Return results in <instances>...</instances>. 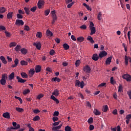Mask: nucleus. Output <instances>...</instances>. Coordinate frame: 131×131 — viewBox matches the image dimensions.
<instances>
[{
  "label": "nucleus",
  "instance_id": "1",
  "mask_svg": "<svg viewBox=\"0 0 131 131\" xmlns=\"http://www.w3.org/2000/svg\"><path fill=\"white\" fill-rule=\"evenodd\" d=\"M75 86H80L81 89H83V86H84V82H83V81L80 82L79 80H76L75 81Z\"/></svg>",
  "mask_w": 131,
  "mask_h": 131
},
{
  "label": "nucleus",
  "instance_id": "2",
  "mask_svg": "<svg viewBox=\"0 0 131 131\" xmlns=\"http://www.w3.org/2000/svg\"><path fill=\"white\" fill-rule=\"evenodd\" d=\"M51 14L52 15V24L54 25L55 24V22L57 21V15H56V10H53V11H51Z\"/></svg>",
  "mask_w": 131,
  "mask_h": 131
},
{
  "label": "nucleus",
  "instance_id": "3",
  "mask_svg": "<svg viewBox=\"0 0 131 131\" xmlns=\"http://www.w3.org/2000/svg\"><path fill=\"white\" fill-rule=\"evenodd\" d=\"M108 54V53H107V52L104 50L102 51L101 52L99 53L98 56H99V59H102V58L104 57H106V56H107V55Z\"/></svg>",
  "mask_w": 131,
  "mask_h": 131
},
{
  "label": "nucleus",
  "instance_id": "4",
  "mask_svg": "<svg viewBox=\"0 0 131 131\" xmlns=\"http://www.w3.org/2000/svg\"><path fill=\"white\" fill-rule=\"evenodd\" d=\"M122 78L126 80V81H131V76L128 75V74H124L122 76Z\"/></svg>",
  "mask_w": 131,
  "mask_h": 131
},
{
  "label": "nucleus",
  "instance_id": "5",
  "mask_svg": "<svg viewBox=\"0 0 131 131\" xmlns=\"http://www.w3.org/2000/svg\"><path fill=\"white\" fill-rule=\"evenodd\" d=\"M34 47H36L37 50H40L41 49V44H40V42L37 41L33 43Z\"/></svg>",
  "mask_w": 131,
  "mask_h": 131
},
{
  "label": "nucleus",
  "instance_id": "6",
  "mask_svg": "<svg viewBox=\"0 0 131 131\" xmlns=\"http://www.w3.org/2000/svg\"><path fill=\"white\" fill-rule=\"evenodd\" d=\"M15 25L20 26V25H24V21L22 19H16L15 21Z\"/></svg>",
  "mask_w": 131,
  "mask_h": 131
},
{
  "label": "nucleus",
  "instance_id": "7",
  "mask_svg": "<svg viewBox=\"0 0 131 131\" xmlns=\"http://www.w3.org/2000/svg\"><path fill=\"white\" fill-rule=\"evenodd\" d=\"M66 4H69L67 6L68 9H70L73 5H74V2H72V1H67Z\"/></svg>",
  "mask_w": 131,
  "mask_h": 131
},
{
  "label": "nucleus",
  "instance_id": "8",
  "mask_svg": "<svg viewBox=\"0 0 131 131\" xmlns=\"http://www.w3.org/2000/svg\"><path fill=\"white\" fill-rule=\"evenodd\" d=\"M16 79H17L18 82H20V83H24L27 81V80L23 79L19 76L16 77Z\"/></svg>",
  "mask_w": 131,
  "mask_h": 131
},
{
  "label": "nucleus",
  "instance_id": "9",
  "mask_svg": "<svg viewBox=\"0 0 131 131\" xmlns=\"http://www.w3.org/2000/svg\"><path fill=\"white\" fill-rule=\"evenodd\" d=\"M37 6H38V9H41V7L42 6H45V1H39L37 3Z\"/></svg>",
  "mask_w": 131,
  "mask_h": 131
},
{
  "label": "nucleus",
  "instance_id": "10",
  "mask_svg": "<svg viewBox=\"0 0 131 131\" xmlns=\"http://www.w3.org/2000/svg\"><path fill=\"white\" fill-rule=\"evenodd\" d=\"M83 70L86 73H90L91 71V68L89 66H86L84 67Z\"/></svg>",
  "mask_w": 131,
  "mask_h": 131
},
{
  "label": "nucleus",
  "instance_id": "11",
  "mask_svg": "<svg viewBox=\"0 0 131 131\" xmlns=\"http://www.w3.org/2000/svg\"><path fill=\"white\" fill-rule=\"evenodd\" d=\"M3 117L4 118H7V119H10L11 118V116H10V113L6 112L3 114Z\"/></svg>",
  "mask_w": 131,
  "mask_h": 131
},
{
  "label": "nucleus",
  "instance_id": "12",
  "mask_svg": "<svg viewBox=\"0 0 131 131\" xmlns=\"http://www.w3.org/2000/svg\"><path fill=\"white\" fill-rule=\"evenodd\" d=\"M99 55L98 56L97 54H94L93 55L92 57V60H94V61H98V60H99Z\"/></svg>",
  "mask_w": 131,
  "mask_h": 131
},
{
  "label": "nucleus",
  "instance_id": "13",
  "mask_svg": "<svg viewBox=\"0 0 131 131\" xmlns=\"http://www.w3.org/2000/svg\"><path fill=\"white\" fill-rule=\"evenodd\" d=\"M36 73H38V72H40L41 71V67L39 65H37L35 69Z\"/></svg>",
  "mask_w": 131,
  "mask_h": 131
},
{
  "label": "nucleus",
  "instance_id": "14",
  "mask_svg": "<svg viewBox=\"0 0 131 131\" xmlns=\"http://www.w3.org/2000/svg\"><path fill=\"white\" fill-rule=\"evenodd\" d=\"M90 30L91 31L90 35H93L96 33V28L95 27H91V28H90Z\"/></svg>",
  "mask_w": 131,
  "mask_h": 131
},
{
  "label": "nucleus",
  "instance_id": "15",
  "mask_svg": "<svg viewBox=\"0 0 131 131\" xmlns=\"http://www.w3.org/2000/svg\"><path fill=\"white\" fill-rule=\"evenodd\" d=\"M53 96H55V97H58L60 94L59 93V90L58 89H55L53 92L52 93Z\"/></svg>",
  "mask_w": 131,
  "mask_h": 131
},
{
  "label": "nucleus",
  "instance_id": "16",
  "mask_svg": "<svg viewBox=\"0 0 131 131\" xmlns=\"http://www.w3.org/2000/svg\"><path fill=\"white\" fill-rule=\"evenodd\" d=\"M112 60V57L110 56L107 58L105 61V64L106 65H110V63L111 62V60Z\"/></svg>",
  "mask_w": 131,
  "mask_h": 131
},
{
  "label": "nucleus",
  "instance_id": "17",
  "mask_svg": "<svg viewBox=\"0 0 131 131\" xmlns=\"http://www.w3.org/2000/svg\"><path fill=\"white\" fill-rule=\"evenodd\" d=\"M51 100H53V101H54V102H55V103H56V104H59V100H58L57 98H56V97H55L54 95H52L51 96Z\"/></svg>",
  "mask_w": 131,
  "mask_h": 131
},
{
  "label": "nucleus",
  "instance_id": "18",
  "mask_svg": "<svg viewBox=\"0 0 131 131\" xmlns=\"http://www.w3.org/2000/svg\"><path fill=\"white\" fill-rule=\"evenodd\" d=\"M20 75L23 78H28V75L25 72H21Z\"/></svg>",
  "mask_w": 131,
  "mask_h": 131
},
{
  "label": "nucleus",
  "instance_id": "19",
  "mask_svg": "<svg viewBox=\"0 0 131 131\" xmlns=\"http://www.w3.org/2000/svg\"><path fill=\"white\" fill-rule=\"evenodd\" d=\"M84 41V38L82 36L78 37L77 38V41H78L79 42H82V41Z\"/></svg>",
  "mask_w": 131,
  "mask_h": 131
},
{
  "label": "nucleus",
  "instance_id": "20",
  "mask_svg": "<svg viewBox=\"0 0 131 131\" xmlns=\"http://www.w3.org/2000/svg\"><path fill=\"white\" fill-rule=\"evenodd\" d=\"M13 14H14V13L12 12H9L7 15V19H12L13 17Z\"/></svg>",
  "mask_w": 131,
  "mask_h": 131
},
{
  "label": "nucleus",
  "instance_id": "21",
  "mask_svg": "<svg viewBox=\"0 0 131 131\" xmlns=\"http://www.w3.org/2000/svg\"><path fill=\"white\" fill-rule=\"evenodd\" d=\"M93 113L94 114H95V115H96V116H99L101 115V112H100L96 108L94 109L93 111Z\"/></svg>",
  "mask_w": 131,
  "mask_h": 131
},
{
  "label": "nucleus",
  "instance_id": "22",
  "mask_svg": "<svg viewBox=\"0 0 131 131\" xmlns=\"http://www.w3.org/2000/svg\"><path fill=\"white\" fill-rule=\"evenodd\" d=\"M20 52L23 55H26L28 53V51L25 48H22L20 49Z\"/></svg>",
  "mask_w": 131,
  "mask_h": 131
},
{
  "label": "nucleus",
  "instance_id": "23",
  "mask_svg": "<svg viewBox=\"0 0 131 131\" xmlns=\"http://www.w3.org/2000/svg\"><path fill=\"white\" fill-rule=\"evenodd\" d=\"M0 59L2 61V63H3L4 64H7V60H6V58H5V57H4V56H1L0 57Z\"/></svg>",
  "mask_w": 131,
  "mask_h": 131
},
{
  "label": "nucleus",
  "instance_id": "24",
  "mask_svg": "<svg viewBox=\"0 0 131 131\" xmlns=\"http://www.w3.org/2000/svg\"><path fill=\"white\" fill-rule=\"evenodd\" d=\"M87 39L88 40H89L91 43H95V41L93 39V37H92V36H88Z\"/></svg>",
  "mask_w": 131,
  "mask_h": 131
},
{
  "label": "nucleus",
  "instance_id": "25",
  "mask_svg": "<svg viewBox=\"0 0 131 131\" xmlns=\"http://www.w3.org/2000/svg\"><path fill=\"white\" fill-rule=\"evenodd\" d=\"M62 124H60L59 126L53 127L52 128V130H57V129H60L62 127Z\"/></svg>",
  "mask_w": 131,
  "mask_h": 131
},
{
  "label": "nucleus",
  "instance_id": "26",
  "mask_svg": "<svg viewBox=\"0 0 131 131\" xmlns=\"http://www.w3.org/2000/svg\"><path fill=\"white\" fill-rule=\"evenodd\" d=\"M6 8L0 7V14H4V13H6Z\"/></svg>",
  "mask_w": 131,
  "mask_h": 131
},
{
  "label": "nucleus",
  "instance_id": "27",
  "mask_svg": "<svg viewBox=\"0 0 131 131\" xmlns=\"http://www.w3.org/2000/svg\"><path fill=\"white\" fill-rule=\"evenodd\" d=\"M20 49H21V46L19 45H17L15 48V50L16 51L17 53H19V52H20Z\"/></svg>",
  "mask_w": 131,
  "mask_h": 131
},
{
  "label": "nucleus",
  "instance_id": "28",
  "mask_svg": "<svg viewBox=\"0 0 131 131\" xmlns=\"http://www.w3.org/2000/svg\"><path fill=\"white\" fill-rule=\"evenodd\" d=\"M14 77H15V73L13 72L9 76V80L14 79Z\"/></svg>",
  "mask_w": 131,
  "mask_h": 131
},
{
  "label": "nucleus",
  "instance_id": "29",
  "mask_svg": "<svg viewBox=\"0 0 131 131\" xmlns=\"http://www.w3.org/2000/svg\"><path fill=\"white\" fill-rule=\"evenodd\" d=\"M63 49H64V50H69L70 47L69 46V45H68V44L65 43L63 45Z\"/></svg>",
  "mask_w": 131,
  "mask_h": 131
},
{
  "label": "nucleus",
  "instance_id": "30",
  "mask_svg": "<svg viewBox=\"0 0 131 131\" xmlns=\"http://www.w3.org/2000/svg\"><path fill=\"white\" fill-rule=\"evenodd\" d=\"M35 73V71H34V69H30L29 71V75L31 76H33V75Z\"/></svg>",
  "mask_w": 131,
  "mask_h": 131
},
{
  "label": "nucleus",
  "instance_id": "31",
  "mask_svg": "<svg viewBox=\"0 0 131 131\" xmlns=\"http://www.w3.org/2000/svg\"><path fill=\"white\" fill-rule=\"evenodd\" d=\"M24 10L26 14H27V15H29V14H30V10H29V8L27 7H25Z\"/></svg>",
  "mask_w": 131,
  "mask_h": 131
},
{
  "label": "nucleus",
  "instance_id": "32",
  "mask_svg": "<svg viewBox=\"0 0 131 131\" xmlns=\"http://www.w3.org/2000/svg\"><path fill=\"white\" fill-rule=\"evenodd\" d=\"M33 121H38L39 120H40V117H39V116H35L33 119Z\"/></svg>",
  "mask_w": 131,
  "mask_h": 131
},
{
  "label": "nucleus",
  "instance_id": "33",
  "mask_svg": "<svg viewBox=\"0 0 131 131\" xmlns=\"http://www.w3.org/2000/svg\"><path fill=\"white\" fill-rule=\"evenodd\" d=\"M83 5L84 6V7H85V8L88 11H92V8L90 7V6H89L86 4L83 3Z\"/></svg>",
  "mask_w": 131,
  "mask_h": 131
},
{
  "label": "nucleus",
  "instance_id": "34",
  "mask_svg": "<svg viewBox=\"0 0 131 131\" xmlns=\"http://www.w3.org/2000/svg\"><path fill=\"white\" fill-rule=\"evenodd\" d=\"M97 19L98 20H102V12H99L98 15H97Z\"/></svg>",
  "mask_w": 131,
  "mask_h": 131
},
{
  "label": "nucleus",
  "instance_id": "35",
  "mask_svg": "<svg viewBox=\"0 0 131 131\" xmlns=\"http://www.w3.org/2000/svg\"><path fill=\"white\" fill-rule=\"evenodd\" d=\"M52 80H53L54 82L57 81V82H60V81H61V79L58 77H54L52 79Z\"/></svg>",
  "mask_w": 131,
  "mask_h": 131
},
{
  "label": "nucleus",
  "instance_id": "36",
  "mask_svg": "<svg viewBox=\"0 0 131 131\" xmlns=\"http://www.w3.org/2000/svg\"><path fill=\"white\" fill-rule=\"evenodd\" d=\"M20 64L22 66H26L28 65V62H27V61H25V60H21L20 61Z\"/></svg>",
  "mask_w": 131,
  "mask_h": 131
},
{
  "label": "nucleus",
  "instance_id": "37",
  "mask_svg": "<svg viewBox=\"0 0 131 131\" xmlns=\"http://www.w3.org/2000/svg\"><path fill=\"white\" fill-rule=\"evenodd\" d=\"M36 36L39 38H41L42 36V33L41 32H37Z\"/></svg>",
  "mask_w": 131,
  "mask_h": 131
},
{
  "label": "nucleus",
  "instance_id": "38",
  "mask_svg": "<svg viewBox=\"0 0 131 131\" xmlns=\"http://www.w3.org/2000/svg\"><path fill=\"white\" fill-rule=\"evenodd\" d=\"M108 105H105V106H103V108H102V111L103 112H107V111H108Z\"/></svg>",
  "mask_w": 131,
  "mask_h": 131
},
{
  "label": "nucleus",
  "instance_id": "39",
  "mask_svg": "<svg viewBox=\"0 0 131 131\" xmlns=\"http://www.w3.org/2000/svg\"><path fill=\"white\" fill-rule=\"evenodd\" d=\"M47 34L48 36H52L53 35V33L51 31H50V30H47Z\"/></svg>",
  "mask_w": 131,
  "mask_h": 131
},
{
  "label": "nucleus",
  "instance_id": "40",
  "mask_svg": "<svg viewBox=\"0 0 131 131\" xmlns=\"http://www.w3.org/2000/svg\"><path fill=\"white\" fill-rule=\"evenodd\" d=\"M0 82L2 85H5V84H6V83L7 82V80H4L3 79H1L0 80Z\"/></svg>",
  "mask_w": 131,
  "mask_h": 131
},
{
  "label": "nucleus",
  "instance_id": "41",
  "mask_svg": "<svg viewBox=\"0 0 131 131\" xmlns=\"http://www.w3.org/2000/svg\"><path fill=\"white\" fill-rule=\"evenodd\" d=\"M17 46V43L15 42H12L10 43L9 47L10 48H12L13 47H16Z\"/></svg>",
  "mask_w": 131,
  "mask_h": 131
},
{
  "label": "nucleus",
  "instance_id": "42",
  "mask_svg": "<svg viewBox=\"0 0 131 131\" xmlns=\"http://www.w3.org/2000/svg\"><path fill=\"white\" fill-rule=\"evenodd\" d=\"M30 93V90L29 89L25 90L23 92V95H27V94H29Z\"/></svg>",
  "mask_w": 131,
  "mask_h": 131
},
{
  "label": "nucleus",
  "instance_id": "43",
  "mask_svg": "<svg viewBox=\"0 0 131 131\" xmlns=\"http://www.w3.org/2000/svg\"><path fill=\"white\" fill-rule=\"evenodd\" d=\"M124 59H125V65L126 66L128 65V57H127V56L125 55Z\"/></svg>",
  "mask_w": 131,
  "mask_h": 131
},
{
  "label": "nucleus",
  "instance_id": "44",
  "mask_svg": "<svg viewBox=\"0 0 131 131\" xmlns=\"http://www.w3.org/2000/svg\"><path fill=\"white\" fill-rule=\"evenodd\" d=\"M27 127H28L29 128V131H34V128H32V127H31V124H28Z\"/></svg>",
  "mask_w": 131,
  "mask_h": 131
},
{
  "label": "nucleus",
  "instance_id": "45",
  "mask_svg": "<svg viewBox=\"0 0 131 131\" xmlns=\"http://www.w3.org/2000/svg\"><path fill=\"white\" fill-rule=\"evenodd\" d=\"M8 78V75L7 74H2V79L6 80Z\"/></svg>",
  "mask_w": 131,
  "mask_h": 131
},
{
  "label": "nucleus",
  "instance_id": "46",
  "mask_svg": "<svg viewBox=\"0 0 131 131\" xmlns=\"http://www.w3.org/2000/svg\"><path fill=\"white\" fill-rule=\"evenodd\" d=\"M93 121H94V119L93 117L90 118L88 120V123H90V124L93 123Z\"/></svg>",
  "mask_w": 131,
  "mask_h": 131
},
{
  "label": "nucleus",
  "instance_id": "47",
  "mask_svg": "<svg viewBox=\"0 0 131 131\" xmlns=\"http://www.w3.org/2000/svg\"><path fill=\"white\" fill-rule=\"evenodd\" d=\"M50 12H51V10L50 9H47V10H45V16H48L49 14H50Z\"/></svg>",
  "mask_w": 131,
  "mask_h": 131
},
{
  "label": "nucleus",
  "instance_id": "48",
  "mask_svg": "<svg viewBox=\"0 0 131 131\" xmlns=\"http://www.w3.org/2000/svg\"><path fill=\"white\" fill-rule=\"evenodd\" d=\"M16 111H18V112H23V111H24L23 108L20 107H16Z\"/></svg>",
  "mask_w": 131,
  "mask_h": 131
},
{
  "label": "nucleus",
  "instance_id": "49",
  "mask_svg": "<svg viewBox=\"0 0 131 131\" xmlns=\"http://www.w3.org/2000/svg\"><path fill=\"white\" fill-rule=\"evenodd\" d=\"M122 90H123L122 85L120 84L119 85V87H118V92H119V93L122 92Z\"/></svg>",
  "mask_w": 131,
  "mask_h": 131
},
{
  "label": "nucleus",
  "instance_id": "50",
  "mask_svg": "<svg viewBox=\"0 0 131 131\" xmlns=\"http://www.w3.org/2000/svg\"><path fill=\"white\" fill-rule=\"evenodd\" d=\"M80 64V60H76L75 62L76 67H78V66H79Z\"/></svg>",
  "mask_w": 131,
  "mask_h": 131
},
{
  "label": "nucleus",
  "instance_id": "51",
  "mask_svg": "<svg viewBox=\"0 0 131 131\" xmlns=\"http://www.w3.org/2000/svg\"><path fill=\"white\" fill-rule=\"evenodd\" d=\"M79 28H80V29H83L84 30H85V29H86L87 27H86V25H82V26H81Z\"/></svg>",
  "mask_w": 131,
  "mask_h": 131
},
{
  "label": "nucleus",
  "instance_id": "52",
  "mask_svg": "<svg viewBox=\"0 0 131 131\" xmlns=\"http://www.w3.org/2000/svg\"><path fill=\"white\" fill-rule=\"evenodd\" d=\"M16 17L17 19H23V15L20 14H16Z\"/></svg>",
  "mask_w": 131,
  "mask_h": 131
},
{
  "label": "nucleus",
  "instance_id": "53",
  "mask_svg": "<svg viewBox=\"0 0 131 131\" xmlns=\"http://www.w3.org/2000/svg\"><path fill=\"white\" fill-rule=\"evenodd\" d=\"M5 33L6 34V37H10L11 36V33H10V32L5 31Z\"/></svg>",
  "mask_w": 131,
  "mask_h": 131
},
{
  "label": "nucleus",
  "instance_id": "54",
  "mask_svg": "<svg viewBox=\"0 0 131 131\" xmlns=\"http://www.w3.org/2000/svg\"><path fill=\"white\" fill-rule=\"evenodd\" d=\"M52 120L54 121V122H56V121H58L59 120V118L57 117H53Z\"/></svg>",
  "mask_w": 131,
  "mask_h": 131
},
{
  "label": "nucleus",
  "instance_id": "55",
  "mask_svg": "<svg viewBox=\"0 0 131 131\" xmlns=\"http://www.w3.org/2000/svg\"><path fill=\"white\" fill-rule=\"evenodd\" d=\"M65 130L66 131H71V128L69 126H67L65 127Z\"/></svg>",
  "mask_w": 131,
  "mask_h": 131
},
{
  "label": "nucleus",
  "instance_id": "56",
  "mask_svg": "<svg viewBox=\"0 0 131 131\" xmlns=\"http://www.w3.org/2000/svg\"><path fill=\"white\" fill-rule=\"evenodd\" d=\"M37 8V7L36 6L33 7L32 8H31L30 11L31 12H35L36 11Z\"/></svg>",
  "mask_w": 131,
  "mask_h": 131
},
{
  "label": "nucleus",
  "instance_id": "57",
  "mask_svg": "<svg viewBox=\"0 0 131 131\" xmlns=\"http://www.w3.org/2000/svg\"><path fill=\"white\" fill-rule=\"evenodd\" d=\"M125 118L126 120H130L131 119V114L127 115Z\"/></svg>",
  "mask_w": 131,
  "mask_h": 131
},
{
  "label": "nucleus",
  "instance_id": "58",
  "mask_svg": "<svg viewBox=\"0 0 131 131\" xmlns=\"http://www.w3.org/2000/svg\"><path fill=\"white\" fill-rule=\"evenodd\" d=\"M60 122H61L60 121H58V122H55L54 123H53V125L54 126H56L57 125H59V124H60Z\"/></svg>",
  "mask_w": 131,
  "mask_h": 131
},
{
  "label": "nucleus",
  "instance_id": "59",
  "mask_svg": "<svg viewBox=\"0 0 131 131\" xmlns=\"http://www.w3.org/2000/svg\"><path fill=\"white\" fill-rule=\"evenodd\" d=\"M50 55H51V56L55 55V50H54L53 49L51 50L50 51Z\"/></svg>",
  "mask_w": 131,
  "mask_h": 131
},
{
  "label": "nucleus",
  "instance_id": "60",
  "mask_svg": "<svg viewBox=\"0 0 131 131\" xmlns=\"http://www.w3.org/2000/svg\"><path fill=\"white\" fill-rule=\"evenodd\" d=\"M40 112V111H39V110H33V113L35 114H37L38 113H39Z\"/></svg>",
  "mask_w": 131,
  "mask_h": 131
},
{
  "label": "nucleus",
  "instance_id": "61",
  "mask_svg": "<svg viewBox=\"0 0 131 131\" xmlns=\"http://www.w3.org/2000/svg\"><path fill=\"white\" fill-rule=\"evenodd\" d=\"M3 30H6V27L4 26H0V31H3Z\"/></svg>",
  "mask_w": 131,
  "mask_h": 131
},
{
  "label": "nucleus",
  "instance_id": "62",
  "mask_svg": "<svg viewBox=\"0 0 131 131\" xmlns=\"http://www.w3.org/2000/svg\"><path fill=\"white\" fill-rule=\"evenodd\" d=\"M106 83H101L100 84H99V85H98V87L99 88H100V86H101V87H103V86H106Z\"/></svg>",
  "mask_w": 131,
  "mask_h": 131
},
{
  "label": "nucleus",
  "instance_id": "63",
  "mask_svg": "<svg viewBox=\"0 0 131 131\" xmlns=\"http://www.w3.org/2000/svg\"><path fill=\"white\" fill-rule=\"evenodd\" d=\"M43 97V95L40 94L37 96V99H38V100H40V99H41V98H42Z\"/></svg>",
  "mask_w": 131,
  "mask_h": 131
},
{
  "label": "nucleus",
  "instance_id": "64",
  "mask_svg": "<svg viewBox=\"0 0 131 131\" xmlns=\"http://www.w3.org/2000/svg\"><path fill=\"white\" fill-rule=\"evenodd\" d=\"M127 94H128V96L129 99H131V90L127 92Z\"/></svg>",
  "mask_w": 131,
  "mask_h": 131
}]
</instances>
